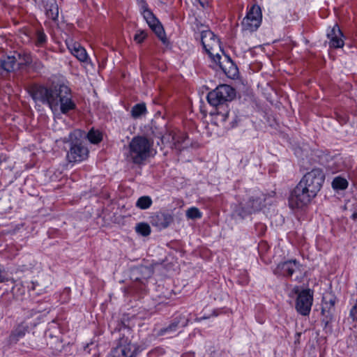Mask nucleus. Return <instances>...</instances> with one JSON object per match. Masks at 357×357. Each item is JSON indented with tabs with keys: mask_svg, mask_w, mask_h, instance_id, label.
<instances>
[{
	"mask_svg": "<svg viewBox=\"0 0 357 357\" xmlns=\"http://www.w3.org/2000/svg\"><path fill=\"white\" fill-rule=\"evenodd\" d=\"M323 303L324 306L323 307H325L326 309H330V310L334 311V306L336 303V298L331 296L330 298L324 297L323 298Z\"/></svg>",
	"mask_w": 357,
	"mask_h": 357,
	"instance_id": "473e14b6",
	"label": "nucleus"
},
{
	"mask_svg": "<svg viewBox=\"0 0 357 357\" xmlns=\"http://www.w3.org/2000/svg\"><path fill=\"white\" fill-rule=\"evenodd\" d=\"M147 37V33L144 30H137L134 36V40L138 43H142Z\"/></svg>",
	"mask_w": 357,
	"mask_h": 357,
	"instance_id": "f704fd0d",
	"label": "nucleus"
},
{
	"mask_svg": "<svg viewBox=\"0 0 357 357\" xmlns=\"http://www.w3.org/2000/svg\"><path fill=\"white\" fill-rule=\"evenodd\" d=\"M336 119L341 125H344L348 121L349 116L345 114H341L336 113Z\"/></svg>",
	"mask_w": 357,
	"mask_h": 357,
	"instance_id": "ea45409f",
	"label": "nucleus"
},
{
	"mask_svg": "<svg viewBox=\"0 0 357 357\" xmlns=\"http://www.w3.org/2000/svg\"><path fill=\"white\" fill-rule=\"evenodd\" d=\"M273 273L278 276L290 278L294 274V280L298 283L303 281L307 277V271L305 266L296 259H289L280 262L273 271Z\"/></svg>",
	"mask_w": 357,
	"mask_h": 357,
	"instance_id": "39448f33",
	"label": "nucleus"
},
{
	"mask_svg": "<svg viewBox=\"0 0 357 357\" xmlns=\"http://www.w3.org/2000/svg\"><path fill=\"white\" fill-rule=\"evenodd\" d=\"M152 203V199L149 196H142L137 199L136 206L140 209L144 210L149 208Z\"/></svg>",
	"mask_w": 357,
	"mask_h": 357,
	"instance_id": "7c9ffc66",
	"label": "nucleus"
},
{
	"mask_svg": "<svg viewBox=\"0 0 357 357\" xmlns=\"http://www.w3.org/2000/svg\"><path fill=\"white\" fill-rule=\"evenodd\" d=\"M328 38L330 39L329 46L333 48H340L344 45V40H342L343 33L340 26L336 24L333 29L327 34Z\"/></svg>",
	"mask_w": 357,
	"mask_h": 357,
	"instance_id": "2eb2a0df",
	"label": "nucleus"
},
{
	"mask_svg": "<svg viewBox=\"0 0 357 357\" xmlns=\"http://www.w3.org/2000/svg\"><path fill=\"white\" fill-rule=\"evenodd\" d=\"M205 124L204 129L206 130V133L208 136H211L213 132L217 130V126L215 123H211V124L208 123L202 122Z\"/></svg>",
	"mask_w": 357,
	"mask_h": 357,
	"instance_id": "4c0bfd02",
	"label": "nucleus"
},
{
	"mask_svg": "<svg viewBox=\"0 0 357 357\" xmlns=\"http://www.w3.org/2000/svg\"><path fill=\"white\" fill-rule=\"evenodd\" d=\"M331 323L332 321H328L321 322V324L324 325V330L325 331L326 333H332L333 328Z\"/></svg>",
	"mask_w": 357,
	"mask_h": 357,
	"instance_id": "a19ab883",
	"label": "nucleus"
},
{
	"mask_svg": "<svg viewBox=\"0 0 357 357\" xmlns=\"http://www.w3.org/2000/svg\"><path fill=\"white\" fill-rule=\"evenodd\" d=\"M45 56H47V52H43Z\"/></svg>",
	"mask_w": 357,
	"mask_h": 357,
	"instance_id": "8fccbe9b",
	"label": "nucleus"
},
{
	"mask_svg": "<svg viewBox=\"0 0 357 357\" xmlns=\"http://www.w3.org/2000/svg\"><path fill=\"white\" fill-rule=\"evenodd\" d=\"M296 335L298 336V337H300V336H301V333H296ZM297 342H299V338H298V340H296V341L295 342V343H296Z\"/></svg>",
	"mask_w": 357,
	"mask_h": 357,
	"instance_id": "49530a36",
	"label": "nucleus"
},
{
	"mask_svg": "<svg viewBox=\"0 0 357 357\" xmlns=\"http://www.w3.org/2000/svg\"><path fill=\"white\" fill-rule=\"evenodd\" d=\"M270 246L267 241L262 240L259 243L258 251L261 258H263L265 256V255L268 252Z\"/></svg>",
	"mask_w": 357,
	"mask_h": 357,
	"instance_id": "72a5a7b5",
	"label": "nucleus"
},
{
	"mask_svg": "<svg viewBox=\"0 0 357 357\" xmlns=\"http://www.w3.org/2000/svg\"><path fill=\"white\" fill-rule=\"evenodd\" d=\"M84 139L85 132L79 129L70 132L64 139L63 142L69 144L66 156L69 162H82L88 158L89 151L84 144Z\"/></svg>",
	"mask_w": 357,
	"mask_h": 357,
	"instance_id": "7ed1b4c3",
	"label": "nucleus"
},
{
	"mask_svg": "<svg viewBox=\"0 0 357 357\" xmlns=\"http://www.w3.org/2000/svg\"><path fill=\"white\" fill-rule=\"evenodd\" d=\"M199 4H201V0H197Z\"/></svg>",
	"mask_w": 357,
	"mask_h": 357,
	"instance_id": "3c124183",
	"label": "nucleus"
},
{
	"mask_svg": "<svg viewBox=\"0 0 357 357\" xmlns=\"http://www.w3.org/2000/svg\"><path fill=\"white\" fill-rule=\"evenodd\" d=\"M144 348L124 335L119 337L116 346L109 354V357H137Z\"/></svg>",
	"mask_w": 357,
	"mask_h": 357,
	"instance_id": "423d86ee",
	"label": "nucleus"
},
{
	"mask_svg": "<svg viewBox=\"0 0 357 357\" xmlns=\"http://www.w3.org/2000/svg\"><path fill=\"white\" fill-rule=\"evenodd\" d=\"M348 185L347 179L341 176L335 177L332 182V186L335 190H345L347 188Z\"/></svg>",
	"mask_w": 357,
	"mask_h": 357,
	"instance_id": "cd10ccee",
	"label": "nucleus"
},
{
	"mask_svg": "<svg viewBox=\"0 0 357 357\" xmlns=\"http://www.w3.org/2000/svg\"><path fill=\"white\" fill-rule=\"evenodd\" d=\"M45 15L53 22L58 21L59 6L56 0H41Z\"/></svg>",
	"mask_w": 357,
	"mask_h": 357,
	"instance_id": "dca6fc26",
	"label": "nucleus"
},
{
	"mask_svg": "<svg viewBox=\"0 0 357 357\" xmlns=\"http://www.w3.org/2000/svg\"><path fill=\"white\" fill-rule=\"evenodd\" d=\"M86 138H87L91 144H97L102 140V135L99 130H96L92 128L86 135L85 134V139Z\"/></svg>",
	"mask_w": 357,
	"mask_h": 357,
	"instance_id": "5701e85b",
	"label": "nucleus"
},
{
	"mask_svg": "<svg viewBox=\"0 0 357 357\" xmlns=\"http://www.w3.org/2000/svg\"><path fill=\"white\" fill-rule=\"evenodd\" d=\"M71 52L81 62H86L89 59L86 50L79 44H75Z\"/></svg>",
	"mask_w": 357,
	"mask_h": 357,
	"instance_id": "4be33fe9",
	"label": "nucleus"
},
{
	"mask_svg": "<svg viewBox=\"0 0 357 357\" xmlns=\"http://www.w3.org/2000/svg\"><path fill=\"white\" fill-rule=\"evenodd\" d=\"M31 65L33 70L36 72H40L44 68L43 63L38 59L33 61Z\"/></svg>",
	"mask_w": 357,
	"mask_h": 357,
	"instance_id": "58836bf2",
	"label": "nucleus"
},
{
	"mask_svg": "<svg viewBox=\"0 0 357 357\" xmlns=\"http://www.w3.org/2000/svg\"><path fill=\"white\" fill-rule=\"evenodd\" d=\"M351 218L354 220V221H356L357 220V212H355L352 214L351 215Z\"/></svg>",
	"mask_w": 357,
	"mask_h": 357,
	"instance_id": "a18cd8bd",
	"label": "nucleus"
},
{
	"mask_svg": "<svg viewBox=\"0 0 357 357\" xmlns=\"http://www.w3.org/2000/svg\"><path fill=\"white\" fill-rule=\"evenodd\" d=\"M218 40L215 34L209 29H202V47L204 50V59L209 58L210 52H218Z\"/></svg>",
	"mask_w": 357,
	"mask_h": 357,
	"instance_id": "9b49d317",
	"label": "nucleus"
},
{
	"mask_svg": "<svg viewBox=\"0 0 357 357\" xmlns=\"http://www.w3.org/2000/svg\"><path fill=\"white\" fill-rule=\"evenodd\" d=\"M206 60L210 63L209 66L213 68H219L224 73L231 79H236L238 75V68L236 63L228 56H226L221 61V56L217 52H210L209 58Z\"/></svg>",
	"mask_w": 357,
	"mask_h": 357,
	"instance_id": "0eeeda50",
	"label": "nucleus"
},
{
	"mask_svg": "<svg viewBox=\"0 0 357 357\" xmlns=\"http://www.w3.org/2000/svg\"><path fill=\"white\" fill-rule=\"evenodd\" d=\"M255 227L257 229H259V236H263L266 231V227L264 224H262V223H258L255 225Z\"/></svg>",
	"mask_w": 357,
	"mask_h": 357,
	"instance_id": "37998d69",
	"label": "nucleus"
},
{
	"mask_svg": "<svg viewBox=\"0 0 357 357\" xmlns=\"http://www.w3.org/2000/svg\"><path fill=\"white\" fill-rule=\"evenodd\" d=\"M151 29L156 34L158 38L162 42V43H167V39L165 36L164 28L160 22L151 27Z\"/></svg>",
	"mask_w": 357,
	"mask_h": 357,
	"instance_id": "c85d7f7f",
	"label": "nucleus"
},
{
	"mask_svg": "<svg viewBox=\"0 0 357 357\" xmlns=\"http://www.w3.org/2000/svg\"><path fill=\"white\" fill-rule=\"evenodd\" d=\"M202 114H204V116H206V112H204V111H202Z\"/></svg>",
	"mask_w": 357,
	"mask_h": 357,
	"instance_id": "09e8293b",
	"label": "nucleus"
},
{
	"mask_svg": "<svg viewBox=\"0 0 357 357\" xmlns=\"http://www.w3.org/2000/svg\"><path fill=\"white\" fill-rule=\"evenodd\" d=\"M29 93L36 102L47 105L53 112L59 109L63 114L76 109L72 99L71 89L64 84L52 83L49 86L34 84L29 89Z\"/></svg>",
	"mask_w": 357,
	"mask_h": 357,
	"instance_id": "f257e3e1",
	"label": "nucleus"
},
{
	"mask_svg": "<svg viewBox=\"0 0 357 357\" xmlns=\"http://www.w3.org/2000/svg\"><path fill=\"white\" fill-rule=\"evenodd\" d=\"M47 41V38L43 29H38L36 31L34 44L36 47H43Z\"/></svg>",
	"mask_w": 357,
	"mask_h": 357,
	"instance_id": "a878e982",
	"label": "nucleus"
},
{
	"mask_svg": "<svg viewBox=\"0 0 357 357\" xmlns=\"http://www.w3.org/2000/svg\"><path fill=\"white\" fill-rule=\"evenodd\" d=\"M146 113V107L144 102L135 105L131 109V116L134 119H138Z\"/></svg>",
	"mask_w": 357,
	"mask_h": 357,
	"instance_id": "393cba45",
	"label": "nucleus"
},
{
	"mask_svg": "<svg viewBox=\"0 0 357 357\" xmlns=\"http://www.w3.org/2000/svg\"><path fill=\"white\" fill-rule=\"evenodd\" d=\"M188 22L194 32L195 38L201 42V22L199 16L195 13L189 14Z\"/></svg>",
	"mask_w": 357,
	"mask_h": 357,
	"instance_id": "aec40b11",
	"label": "nucleus"
},
{
	"mask_svg": "<svg viewBox=\"0 0 357 357\" xmlns=\"http://www.w3.org/2000/svg\"><path fill=\"white\" fill-rule=\"evenodd\" d=\"M265 197L264 195H254L251 196L248 202H246V206L248 207V209L252 213L259 211L263 208L264 206Z\"/></svg>",
	"mask_w": 357,
	"mask_h": 357,
	"instance_id": "6ab92c4d",
	"label": "nucleus"
},
{
	"mask_svg": "<svg viewBox=\"0 0 357 357\" xmlns=\"http://www.w3.org/2000/svg\"><path fill=\"white\" fill-rule=\"evenodd\" d=\"M141 8L142 10L143 17L150 28L160 23V21L158 20V18L155 16L152 11L149 9L148 5L146 2L143 3Z\"/></svg>",
	"mask_w": 357,
	"mask_h": 357,
	"instance_id": "412c9836",
	"label": "nucleus"
},
{
	"mask_svg": "<svg viewBox=\"0 0 357 357\" xmlns=\"http://www.w3.org/2000/svg\"><path fill=\"white\" fill-rule=\"evenodd\" d=\"M295 293L298 294L296 300V311L303 316L309 315L313 302V291L305 289L298 292L296 289Z\"/></svg>",
	"mask_w": 357,
	"mask_h": 357,
	"instance_id": "9d476101",
	"label": "nucleus"
},
{
	"mask_svg": "<svg viewBox=\"0 0 357 357\" xmlns=\"http://www.w3.org/2000/svg\"><path fill=\"white\" fill-rule=\"evenodd\" d=\"M321 315L323 318L321 319V322L324 321H333V312L330 310V309L326 310L325 307H322L321 309Z\"/></svg>",
	"mask_w": 357,
	"mask_h": 357,
	"instance_id": "c9c22d12",
	"label": "nucleus"
},
{
	"mask_svg": "<svg viewBox=\"0 0 357 357\" xmlns=\"http://www.w3.org/2000/svg\"><path fill=\"white\" fill-rule=\"evenodd\" d=\"M236 95L234 88L228 84H220L207 95V100L211 105L217 107L232 101Z\"/></svg>",
	"mask_w": 357,
	"mask_h": 357,
	"instance_id": "6e6552de",
	"label": "nucleus"
},
{
	"mask_svg": "<svg viewBox=\"0 0 357 357\" xmlns=\"http://www.w3.org/2000/svg\"><path fill=\"white\" fill-rule=\"evenodd\" d=\"M135 231L142 236H147L151 234V229L146 222H139L135 226Z\"/></svg>",
	"mask_w": 357,
	"mask_h": 357,
	"instance_id": "c756f323",
	"label": "nucleus"
},
{
	"mask_svg": "<svg viewBox=\"0 0 357 357\" xmlns=\"http://www.w3.org/2000/svg\"><path fill=\"white\" fill-rule=\"evenodd\" d=\"M250 214H252V212L248 209V207L246 206V203H240L235 207L234 211V215L238 216L241 218H244Z\"/></svg>",
	"mask_w": 357,
	"mask_h": 357,
	"instance_id": "b1692460",
	"label": "nucleus"
},
{
	"mask_svg": "<svg viewBox=\"0 0 357 357\" xmlns=\"http://www.w3.org/2000/svg\"><path fill=\"white\" fill-rule=\"evenodd\" d=\"M151 130L153 135L159 138L162 144L170 143L174 140V135L167 130L166 125L160 127L159 125L154 123L152 125Z\"/></svg>",
	"mask_w": 357,
	"mask_h": 357,
	"instance_id": "4468645a",
	"label": "nucleus"
},
{
	"mask_svg": "<svg viewBox=\"0 0 357 357\" xmlns=\"http://www.w3.org/2000/svg\"><path fill=\"white\" fill-rule=\"evenodd\" d=\"M158 291L160 292L158 295V298L160 300L161 302H165L166 300L170 299L172 296V295H175L173 290L169 289H165V291H163L164 287H158Z\"/></svg>",
	"mask_w": 357,
	"mask_h": 357,
	"instance_id": "2f4dec72",
	"label": "nucleus"
},
{
	"mask_svg": "<svg viewBox=\"0 0 357 357\" xmlns=\"http://www.w3.org/2000/svg\"><path fill=\"white\" fill-rule=\"evenodd\" d=\"M29 324L24 321L18 324L12 331L9 335L8 342L10 344H16L19 340L23 337L29 331Z\"/></svg>",
	"mask_w": 357,
	"mask_h": 357,
	"instance_id": "f3484780",
	"label": "nucleus"
},
{
	"mask_svg": "<svg viewBox=\"0 0 357 357\" xmlns=\"http://www.w3.org/2000/svg\"><path fill=\"white\" fill-rule=\"evenodd\" d=\"M186 216L188 219H195L199 218L201 214L197 208L192 207L187 210Z\"/></svg>",
	"mask_w": 357,
	"mask_h": 357,
	"instance_id": "e433bc0d",
	"label": "nucleus"
},
{
	"mask_svg": "<svg viewBox=\"0 0 357 357\" xmlns=\"http://www.w3.org/2000/svg\"><path fill=\"white\" fill-rule=\"evenodd\" d=\"M17 56L21 62L18 63L20 66H29L33 62L31 54L29 52L23 51L17 53Z\"/></svg>",
	"mask_w": 357,
	"mask_h": 357,
	"instance_id": "bb28decb",
	"label": "nucleus"
},
{
	"mask_svg": "<svg viewBox=\"0 0 357 357\" xmlns=\"http://www.w3.org/2000/svg\"><path fill=\"white\" fill-rule=\"evenodd\" d=\"M325 179L326 174L321 168H313L306 172L290 194L289 207L302 208L308 205L322 188Z\"/></svg>",
	"mask_w": 357,
	"mask_h": 357,
	"instance_id": "f03ea898",
	"label": "nucleus"
},
{
	"mask_svg": "<svg viewBox=\"0 0 357 357\" xmlns=\"http://www.w3.org/2000/svg\"><path fill=\"white\" fill-rule=\"evenodd\" d=\"M17 64L15 56L7 55L0 59V75H8L13 72Z\"/></svg>",
	"mask_w": 357,
	"mask_h": 357,
	"instance_id": "a211bd4d",
	"label": "nucleus"
},
{
	"mask_svg": "<svg viewBox=\"0 0 357 357\" xmlns=\"http://www.w3.org/2000/svg\"><path fill=\"white\" fill-rule=\"evenodd\" d=\"M209 317L206 315L202 316V319H208Z\"/></svg>",
	"mask_w": 357,
	"mask_h": 357,
	"instance_id": "de8ad7c7",
	"label": "nucleus"
},
{
	"mask_svg": "<svg viewBox=\"0 0 357 357\" xmlns=\"http://www.w3.org/2000/svg\"><path fill=\"white\" fill-rule=\"evenodd\" d=\"M153 142L144 136L134 137L129 143V158L137 165L145 161L151 154Z\"/></svg>",
	"mask_w": 357,
	"mask_h": 357,
	"instance_id": "20e7f679",
	"label": "nucleus"
},
{
	"mask_svg": "<svg viewBox=\"0 0 357 357\" xmlns=\"http://www.w3.org/2000/svg\"><path fill=\"white\" fill-rule=\"evenodd\" d=\"M150 218L152 225L160 229L167 228L174 220L170 213L162 211L155 213Z\"/></svg>",
	"mask_w": 357,
	"mask_h": 357,
	"instance_id": "ddd939ff",
	"label": "nucleus"
},
{
	"mask_svg": "<svg viewBox=\"0 0 357 357\" xmlns=\"http://www.w3.org/2000/svg\"><path fill=\"white\" fill-rule=\"evenodd\" d=\"M202 8H205V6H206V13L208 14H209L210 11H211V6L210 1L208 0H206V1H202Z\"/></svg>",
	"mask_w": 357,
	"mask_h": 357,
	"instance_id": "c03bdc74",
	"label": "nucleus"
},
{
	"mask_svg": "<svg viewBox=\"0 0 357 357\" xmlns=\"http://www.w3.org/2000/svg\"><path fill=\"white\" fill-rule=\"evenodd\" d=\"M188 321L189 319H186L184 316H177L171 321L167 326L160 330L159 335L172 337L176 334L178 329L185 327L188 324Z\"/></svg>",
	"mask_w": 357,
	"mask_h": 357,
	"instance_id": "f8f14e48",
	"label": "nucleus"
},
{
	"mask_svg": "<svg viewBox=\"0 0 357 357\" xmlns=\"http://www.w3.org/2000/svg\"><path fill=\"white\" fill-rule=\"evenodd\" d=\"M350 316L354 321H357V299L355 305L352 307L350 311Z\"/></svg>",
	"mask_w": 357,
	"mask_h": 357,
	"instance_id": "79ce46f5",
	"label": "nucleus"
},
{
	"mask_svg": "<svg viewBox=\"0 0 357 357\" xmlns=\"http://www.w3.org/2000/svg\"><path fill=\"white\" fill-rule=\"evenodd\" d=\"M261 8L258 5H252L241 22L243 29L250 32L256 31L261 24Z\"/></svg>",
	"mask_w": 357,
	"mask_h": 357,
	"instance_id": "1a4fd4ad",
	"label": "nucleus"
}]
</instances>
